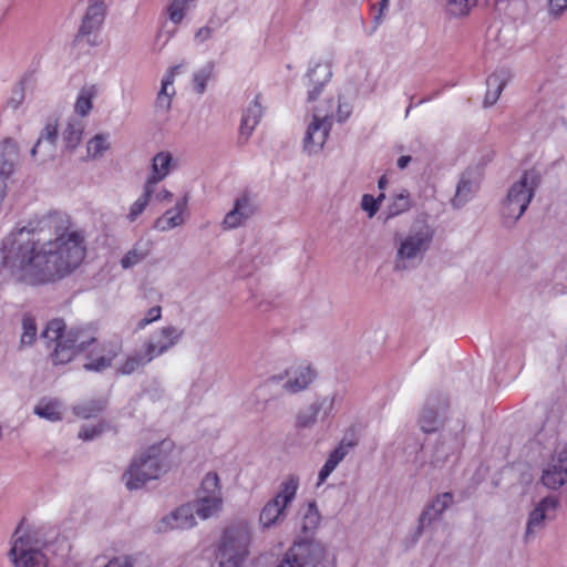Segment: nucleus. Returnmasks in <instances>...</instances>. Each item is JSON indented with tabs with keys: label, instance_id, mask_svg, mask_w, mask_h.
<instances>
[{
	"label": "nucleus",
	"instance_id": "nucleus-1",
	"mask_svg": "<svg viewBox=\"0 0 567 567\" xmlns=\"http://www.w3.org/2000/svg\"><path fill=\"white\" fill-rule=\"evenodd\" d=\"M71 227L70 216L56 210L31 219L3 238L1 266L32 286L63 278L80 266L86 251L83 235Z\"/></svg>",
	"mask_w": 567,
	"mask_h": 567
},
{
	"label": "nucleus",
	"instance_id": "nucleus-2",
	"mask_svg": "<svg viewBox=\"0 0 567 567\" xmlns=\"http://www.w3.org/2000/svg\"><path fill=\"white\" fill-rule=\"evenodd\" d=\"M41 337L50 343H54L51 353L53 364H65L81 352L96 343V338L87 329L71 328L66 330L65 322L62 319H53L48 322Z\"/></svg>",
	"mask_w": 567,
	"mask_h": 567
},
{
	"label": "nucleus",
	"instance_id": "nucleus-3",
	"mask_svg": "<svg viewBox=\"0 0 567 567\" xmlns=\"http://www.w3.org/2000/svg\"><path fill=\"white\" fill-rule=\"evenodd\" d=\"M48 539L42 528L20 522L11 535L8 558L13 567H47Z\"/></svg>",
	"mask_w": 567,
	"mask_h": 567
},
{
	"label": "nucleus",
	"instance_id": "nucleus-4",
	"mask_svg": "<svg viewBox=\"0 0 567 567\" xmlns=\"http://www.w3.org/2000/svg\"><path fill=\"white\" fill-rule=\"evenodd\" d=\"M171 441H162L148 446L135 456L122 476L128 489H138L148 481L157 480L169 467Z\"/></svg>",
	"mask_w": 567,
	"mask_h": 567
},
{
	"label": "nucleus",
	"instance_id": "nucleus-5",
	"mask_svg": "<svg viewBox=\"0 0 567 567\" xmlns=\"http://www.w3.org/2000/svg\"><path fill=\"white\" fill-rule=\"evenodd\" d=\"M434 231L431 226L422 224L413 226L398 241L393 268L396 271L417 267L431 247Z\"/></svg>",
	"mask_w": 567,
	"mask_h": 567
},
{
	"label": "nucleus",
	"instance_id": "nucleus-6",
	"mask_svg": "<svg viewBox=\"0 0 567 567\" xmlns=\"http://www.w3.org/2000/svg\"><path fill=\"white\" fill-rule=\"evenodd\" d=\"M250 533L244 525L227 527L219 539L216 559L219 567H243L249 554Z\"/></svg>",
	"mask_w": 567,
	"mask_h": 567
},
{
	"label": "nucleus",
	"instance_id": "nucleus-7",
	"mask_svg": "<svg viewBox=\"0 0 567 567\" xmlns=\"http://www.w3.org/2000/svg\"><path fill=\"white\" fill-rule=\"evenodd\" d=\"M539 183V174L530 169L525 171L520 178L511 186L502 207V215L506 220L513 224L522 217Z\"/></svg>",
	"mask_w": 567,
	"mask_h": 567
},
{
	"label": "nucleus",
	"instance_id": "nucleus-8",
	"mask_svg": "<svg viewBox=\"0 0 567 567\" xmlns=\"http://www.w3.org/2000/svg\"><path fill=\"white\" fill-rule=\"evenodd\" d=\"M298 487L297 476H289L280 483L279 491L260 511L259 525L262 529L277 526L286 519L287 508L296 498Z\"/></svg>",
	"mask_w": 567,
	"mask_h": 567
},
{
	"label": "nucleus",
	"instance_id": "nucleus-9",
	"mask_svg": "<svg viewBox=\"0 0 567 567\" xmlns=\"http://www.w3.org/2000/svg\"><path fill=\"white\" fill-rule=\"evenodd\" d=\"M334 106L333 99H329L324 105L313 109L312 121L309 123L303 138V150L308 154H316L323 147L332 127Z\"/></svg>",
	"mask_w": 567,
	"mask_h": 567
},
{
	"label": "nucleus",
	"instance_id": "nucleus-10",
	"mask_svg": "<svg viewBox=\"0 0 567 567\" xmlns=\"http://www.w3.org/2000/svg\"><path fill=\"white\" fill-rule=\"evenodd\" d=\"M324 546L313 540L295 542L277 567H318L326 558Z\"/></svg>",
	"mask_w": 567,
	"mask_h": 567
},
{
	"label": "nucleus",
	"instance_id": "nucleus-11",
	"mask_svg": "<svg viewBox=\"0 0 567 567\" xmlns=\"http://www.w3.org/2000/svg\"><path fill=\"white\" fill-rule=\"evenodd\" d=\"M183 333V330L174 326L163 327L147 339L143 349L154 360L173 348L181 340Z\"/></svg>",
	"mask_w": 567,
	"mask_h": 567
},
{
	"label": "nucleus",
	"instance_id": "nucleus-12",
	"mask_svg": "<svg viewBox=\"0 0 567 567\" xmlns=\"http://www.w3.org/2000/svg\"><path fill=\"white\" fill-rule=\"evenodd\" d=\"M449 408V401L445 396H430L419 419L420 427L424 433H433L442 424V416Z\"/></svg>",
	"mask_w": 567,
	"mask_h": 567
},
{
	"label": "nucleus",
	"instance_id": "nucleus-13",
	"mask_svg": "<svg viewBox=\"0 0 567 567\" xmlns=\"http://www.w3.org/2000/svg\"><path fill=\"white\" fill-rule=\"evenodd\" d=\"M256 212L254 197L248 192H244L235 199L234 207L224 217L221 226L226 230L235 229L254 216Z\"/></svg>",
	"mask_w": 567,
	"mask_h": 567
},
{
	"label": "nucleus",
	"instance_id": "nucleus-14",
	"mask_svg": "<svg viewBox=\"0 0 567 567\" xmlns=\"http://www.w3.org/2000/svg\"><path fill=\"white\" fill-rule=\"evenodd\" d=\"M542 483L549 489H558L567 483V447L551 456L543 470Z\"/></svg>",
	"mask_w": 567,
	"mask_h": 567
},
{
	"label": "nucleus",
	"instance_id": "nucleus-15",
	"mask_svg": "<svg viewBox=\"0 0 567 567\" xmlns=\"http://www.w3.org/2000/svg\"><path fill=\"white\" fill-rule=\"evenodd\" d=\"M286 377L288 380L284 383L282 389L287 393L295 394L308 388L315 379V372L310 365H299L298 368L286 371L285 374L272 375L268 379V382L279 383Z\"/></svg>",
	"mask_w": 567,
	"mask_h": 567
},
{
	"label": "nucleus",
	"instance_id": "nucleus-16",
	"mask_svg": "<svg viewBox=\"0 0 567 567\" xmlns=\"http://www.w3.org/2000/svg\"><path fill=\"white\" fill-rule=\"evenodd\" d=\"M454 503V495L451 492L437 494L421 512L419 517L417 534L437 520L441 515Z\"/></svg>",
	"mask_w": 567,
	"mask_h": 567
},
{
	"label": "nucleus",
	"instance_id": "nucleus-17",
	"mask_svg": "<svg viewBox=\"0 0 567 567\" xmlns=\"http://www.w3.org/2000/svg\"><path fill=\"white\" fill-rule=\"evenodd\" d=\"M481 183V173L476 167H468L461 176L456 187V194L452 199L454 207H461L467 203L477 192Z\"/></svg>",
	"mask_w": 567,
	"mask_h": 567
},
{
	"label": "nucleus",
	"instance_id": "nucleus-18",
	"mask_svg": "<svg viewBox=\"0 0 567 567\" xmlns=\"http://www.w3.org/2000/svg\"><path fill=\"white\" fill-rule=\"evenodd\" d=\"M332 76L331 66L328 63H316L307 73L308 90L307 102L311 103L320 95L324 85Z\"/></svg>",
	"mask_w": 567,
	"mask_h": 567
},
{
	"label": "nucleus",
	"instance_id": "nucleus-19",
	"mask_svg": "<svg viewBox=\"0 0 567 567\" xmlns=\"http://www.w3.org/2000/svg\"><path fill=\"white\" fill-rule=\"evenodd\" d=\"M58 138V127L55 124L49 123L43 128L35 145L31 150V155L34 157L41 154V161L45 162L53 158L55 152V142Z\"/></svg>",
	"mask_w": 567,
	"mask_h": 567
},
{
	"label": "nucleus",
	"instance_id": "nucleus-20",
	"mask_svg": "<svg viewBox=\"0 0 567 567\" xmlns=\"http://www.w3.org/2000/svg\"><path fill=\"white\" fill-rule=\"evenodd\" d=\"M262 115L261 104L259 102V96H256L255 100L249 104V106L245 110L240 127H239V137L238 141L240 144L247 143L252 131L259 123V120Z\"/></svg>",
	"mask_w": 567,
	"mask_h": 567
},
{
	"label": "nucleus",
	"instance_id": "nucleus-21",
	"mask_svg": "<svg viewBox=\"0 0 567 567\" xmlns=\"http://www.w3.org/2000/svg\"><path fill=\"white\" fill-rule=\"evenodd\" d=\"M105 7L102 1L92 2L85 12L79 33L87 35L96 31L104 21Z\"/></svg>",
	"mask_w": 567,
	"mask_h": 567
},
{
	"label": "nucleus",
	"instance_id": "nucleus-22",
	"mask_svg": "<svg viewBox=\"0 0 567 567\" xmlns=\"http://www.w3.org/2000/svg\"><path fill=\"white\" fill-rule=\"evenodd\" d=\"M173 157L168 152H159L157 153L153 159L151 165V174L147 177L145 184L152 188L161 181H163L168 174L172 164Z\"/></svg>",
	"mask_w": 567,
	"mask_h": 567
},
{
	"label": "nucleus",
	"instance_id": "nucleus-23",
	"mask_svg": "<svg viewBox=\"0 0 567 567\" xmlns=\"http://www.w3.org/2000/svg\"><path fill=\"white\" fill-rule=\"evenodd\" d=\"M558 505V499L555 496H547L543 498L529 514L526 527V537L540 528L546 518V512L555 509Z\"/></svg>",
	"mask_w": 567,
	"mask_h": 567
},
{
	"label": "nucleus",
	"instance_id": "nucleus-24",
	"mask_svg": "<svg viewBox=\"0 0 567 567\" xmlns=\"http://www.w3.org/2000/svg\"><path fill=\"white\" fill-rule=\"evenodd\" d=\"M194 508L189 505L178 507L171 515L163 518L162 524L169 529H187L196 524Z\"/></svg>",
	"mask_w": 567,
	"mask_h": 567
},
{
	"label": "nucleus",
	"instance_id": "nucleus-25",
	"mask_svg": "<svg viewBox=\"0 0 567 567\" xmlns=\"http://www.w3.org/2000/svg\"><path fill=\"white\" fill-rule=\"evenodd\" d=\"M188 197L185 195L178 199L175 207L166 210L162 217L156 220V227L166 231L173 229L184 223L183 213L186 209Z\"/></svg>",
	"mask_w": 567,
	"mask_h": 567
},
{
	"label": "nucleus",
	"instance_id": "nucleus-26",
	"mask_svg": "<svg viewBox=\"0 0 567 567\" xmlns=\"http://www.w3.org/2000/svg\"><path fill=\"white\" fill-rule=\"evenodd\" d=\"M181 65H175L169 69L167 74L162 80V87L157 94L155 107L158 112L167 113L172 106V97L175 94V90L168 91V87L173 85L175 74L178 73Z\"/></svg>",
	"mask_w": 567,
	"mask_h": 567
},
{
	"label": "nucleus",
	"instance_id": "nucleus-27",
	"mask_svg": "<svg viewBox=\"0 0 567 567\" xmlns=\"http://www.w3.org/2000/svg\"><path fill=\"white\" fill-rule=\"evenodd\" d=\"M353 443L344 444L342 441L328 456L324 465L321 467L318 475V484H322L329 477V475L336 470L340 462L349 453V447H352Z\"/></svg>",
	"mask_w": 567,
	"mask_h": 567
},
{
	"label": "nucleus",
	"instance_id": "nucleus-28",
	"mask_svg": "<svg viewBox=\"0 0 567 567\" xmlns=\"http://www.w3.org/2000/svg\"><path fill=\"white\" fill-rule=\"evenodd\" d=\"M223 507V496H197L195 513L202 519L217 515Z\"/></svg>",
	"mask_w": 567,
	"mask_h": 567
},
{
	"label": "nucleus",
	"instance_id": "nucleus-29",
	"mask_svg": "<svg viewBox=\"0 0 567 567\" xmlns=\"http://www.w3.org/2000/svg\"><path fill=\"white\" fill-rule=\"evenodd\" d=\"M97 354L95 348L86 354L87 362L83 364L86 371L101 372L112 365L113 360L117 357L116 351H109L106 354Z\"/></svg>",
	"mask_w": 567,
	"mask_h": 567
},
{
	"label": "nucleus",
	"instance_id": "nucleus-30",
	"mask_svg": "<svg viewBox=\"0 0 567 567\" xmlns=\"http://www.w3.org/2000/svg\"><path fill=\"white\" fill-rule=\"evenodd\" d=\"M153 361L144 350L143 352H134L126 357L124 362L117 367L116 372L123 375H130L144 368Z\"/></svg>",
	"mask_w": 567,
	"mask_h": 567
},
{
	"label": "nucleus",
	"instance_id": "nucleus-31",
	"mask_svg": "<svg viewBox=\"0 0 567 567\" xmlns=\"http://www.w3.org/2000/svg\"><path fill=\"white\" fill-rule=\"evenodd\" d=\"M326 402V399L323 401H316L311 403L306 409L299 411L296 417V427L298 429H309L312 427L316 422L319 412L321 411L323 403Z\"/></svg>",
	"mask_w": 567,
	"mask_h": 567
},
{
	"label": "nucleus",
	"instance_id": "nucleus-32",
	"mask_svg": "<svg viewBox=\"0 0 567 567\" xmlns=\"http://www.w3.org/2000/svg\"><path fill=\"white\" fill-rule=\"evenodd\" d=\"M106 406V400L92 399L73 406V413L81 419H90L96 416Z\"/></svg>",
	"mask_w": 567,
	"mask_h": 567
},
{
	"label": "nucleus",
	"instance_id": "nucleus-33",
	"mask_svg": "<svg viewBox=\"0 0 567 567\" xmlns=\"http://www.w3.org/2000/svg\"><path fill=\"white\" fill-rule=\"evenodd\" d=\"M96 94L97 89L95 85L82 87L74 105L75 113L86 116L93 107L92 100Z\"/></svg>",
	"mask_w": 567,
	"mask_h": 567
},
{
	"label": "nucleus",
	"instance_id": "nucleus-34",
	"mask_svg": "<svg viewBox=\"0 0 567 567\" xmlns=\"http://www.w3.org/2000/svg\"><path fill=\"white\" fill-rule=\"evenodd\" d=\"M197 496H221V485L217 473H207L200 484Z\"/></svg>",
	"mask_w": 567,
	"mask_h": 567
},
{
	"label": "nucleus",
	"instance_id": "nucleus-35",
	"mask_svg": "<svg viewBox=\"0 0 567 567\" xmlns=\"http://www.w3.org/2000/svg\"><path fill=\"white\" fill-rule=\"evenodd\" d=\"M509 79L511 72L506 69H499L487 78V90L489 92H495V94L499 97Z\"/></svg>",
	"mask_w": 567,
	"mask_h": 567
},
{
	"label": "nucleus",
	"instance_id": "nucleus-36",
	"mask_svg": "<svg viewBox=\"0 0 567 567\" xmlns=\"http://www.w3.org/2000/svg\"><path fill=\"white\" fill-rule=\"evenodd\" d=\"M411 208L410 194L403 190L393 196L392 202L388 206V218L398 216Z\"/></svg>",
	"mask_w": 567,
	"mask_h": 567
},
{
	"label": "nucleus",
	"instance_id": "nucleus-37",
	"mask_svg": "<svg viewBox=\"0 0 567 567\" xmlns=\"http://www.w3.org/2000/svg\"><path fill=\"white\" fill-rule=\"evenodd\" d=\"M153 193L154 188L144 184L142 195L131 206L130 213L127 215L130 221L136 220V218L144 212Z\"/></svg>",
	"mask_w": 567,
	"mask_h": 567
},
{
	"label": "nucleus",
	"instance_id": "nucleus-38",
	"mask_svg": "<svg viewBox=\"0 0 567 567\" xmlns=\"http://www.w3.org/2000/svg\"><path fill=\"white\" fill-rule=\"evenodd\" d=\"M83 125L80 122H71L63 132V141L68 148H75L82 138Z\"/></svg>",
	"mask_w": 567,
	"mask_h": 567
},
{
	"label": "nucleus",
	"instance_id": "nucleus-39",
	"mask_svg": "<svg viewBox=\"0 0 567 567\" xmlns=\"http://www.w3.org/2000/svg\"><path fill=\"white\" fill-rule=\"evenodd\" d=\"M34 413L40 417L47 419L51 422L60 421L62 419L61 406L55 401L37 405L34 408Z\"/></svg>",
	"mask_w": 567,
	"mask_h": 567
},
{
	"label": "nucleus",
	"instance_id": "nucleus-40",
	"mask_svg": "<svg viewBox=\"0 0 567 567\" xmlns=\"http://www.w3.org/2000/svg\"><path fill=\"white\" fill-rule=\"evenodd\" d=\"M215 65L213 62H208L199 71L194 74L195 91L198 94H203L206 90V83L214 78Z\"/></svg>",
	"mask_w": 567,
	"mask_h": 567
},
{
	"label": "nucleus",
	"instance_id": "nucleus-41",
	"mask_svg": "<svg viewBox=\"0 0 567 567\" xmlns=\"http://www.w3.org/2000/svg\"><path fill=\"white\" fill-rule=\"evenodd\" d=\"M110 148V143L103 134H96L87 142L89 157L96 158L103 155Z\"/></svg>",
	"mask_w": 567,
	"mask_h": 567
},
{
	"label": "nucleus",
	"instance_id": "nucleus-42",
	"mask_svg": "<svg viewBox=\"0 0 567 567\" xmlns=\"http://www.w3.org/2000/svg\"><path fill=\"white\" fill-rule=\"evenodd\" d=\"M148 255L147 249H142L137 243L127 254L121 259V266L128 269L146 258Z\"/></svg>",
	"mask_w": 567,
	"mask_h": 567
},
{
	"label": "nucleus",
	"instance_id": "nucleus-43",
	"mask_svg": "<svg viewBox=\"0 0 567 567\" xmlns=\"http://www.w3.org/2000/svg\"><path fill=\"white\" fill-rule=\"evenodd\" d=\"M320 523V514L315 503H310L303 514L301 528L305 533L312 532Z\"/></svg>",
	"mask_w": 567,
	"mask_h": 567
},
{
	"label": "nucleus",
	"instance_id": "nucleus-44",
	"mask_svg": "<svg viewBox=\"0 0 567 567\" xmlns=\"http://www.w3.org/2000/svg\"><path fill=\"white\" fill-rule=\"evenodd\" d=\"M477 0H445L446 10L454 17L465 16L476 6Z\"/></svg>",
	"mask_w": 567,
	"mask_h": 567
},
{
	"label": "nucleus",
	"instance_id": "nucleus-45",
	"mask_svg": "<svg viewBox=\"0 0 567 567\" xmlns=\"http://www.w3.org/2000/svg\"><path fill=\"white\" fill-rule=\"evenodd\" d=\"M23 332L21 334L20 342L22 346H31L37 339V324L35 320L25 316L22 320Z\"/></svg>",
	"mask_w": 567,
	"mask_h": 567
},
{
	"label": "nucleus",
	"instance_id": "nucleus-46",
	"mask_svg": "<svg viewBox=\"0 0 567 567\" xmlns=\"http://www.w3.org/2000/svg\"><path fill=\"white\" fill-rule=\"evenodd\" d=\"M193 1L194 0H173L167 9L169 20L174 23H179L183 20L189 3Z\"/></svg>",
	"mask_w": 567,
	"mask_h": 567
},
{
	"label": "nucleus",
	"instance_id": "nucleus-47",
	"mask_svg": "<svg viewBox=\"0 0 567 567\" xmlns=\"http://www.w3.org/2000/svg\"><path fill=\"white\" fill-rule=\"evenodd\" d=\"M385 198L384 194H380L378 198H374L372 195L365 194L361 199V208L368 213L369 217H373L379 208L380 203Z\"/></svg>",
	"mask_w": 567,
	"mask_h": 567
},
{
	"label": "nucleus",
	"instance_id": "nucleus-48",
	"mask_svg": "<svg viewBox=\"0 0 567 567\" xmlns=\"http://www.w3.org/2000/svg\"><path fill=\"white\" fill-rule=\"evenodd\" d=\"M1 158L18 161L19 147L16 141L12 138H6L0 146Z\"/></svg>",
	"mask_w": 567,
	"mask_h": 567
},
{
	"label": "nucleus",
	"instance_id": "nucleus-49",
	"mask_svg": "<svg viewBox=\"0 0 567 567\" xmlns=\"http://www.w3.org/2000/svg\"><path fill=\"white\" fill-rule=\"evenodd\" d=\"M107 427L105 422H100L93 426H83L79 432V437L84 441H90L97 437L101 433L105 431Z\"/></svg>",
	"mask_w": 567,
	"mask_h": 567
},
{
	"label": "nucleus",
	"instance_id": "nucleus-50",
	"mask_svg": "<svg viewBox=\"0 0 567 567\" xmlns=\"http://www.w3.org/2000/svg\"><path fill=\"white\" fill-rule=\"evenodd\" d=\"M220 25L219 22H215L213 19L208 21V24L200 28L196 34L195 40L198 42H205L212 38L214 31Z\"/></svg>",
	"mask_w": 567,
	"mask_h": 567
},
{
	"label": "nucleus",
	"instance_id": "nucleus-51",
	"mask_svg": "<svg viewBox=\"0 0 567 567\" xmlns=\"http://www.w3.org/2000/svg\"><path fill=\"white\" fill-rule=\"evenodd\" d=\"M104 567H136V559L130 555L111 558Z\"/></svg>",
	"mask_w": 567,
	"mask_h": 567
},
{
	"label": "nucleus",
	"instance_id": "nucleus-52",
	"mask_svg": "<svg viewBox=\"0 0 567 567\" xmlns=\"http://www.w3.org/2000/svg\"><path fill=\"white\" fill-rule=\"evenodd\" d=\"M447 460V451L443 445H436L434 453L430 460V465L433 468L442 467Z\"/></svg>",
	"mask_w": 567,
	"mask_h": 567
},
{
	"label": "nucleus",
	"instance_id": "nucleus-53",
	"mask_svg": "<svg viewBox=\"0 0 567 567\" xmlns=\"http://www.w3.org/2000/svg\"><path fill=\"white\" fill-rule=\"evenodd\" d=\"M17 161L1 158L0 164V184H7L8 178L12 175L14 171Z\"/></svg>",
	"mask_w": 567,
	"mask_h": 567
},
{
	"label": "nucleus",
	"instance_id": "nucleus-54",
	"mask_svg": "<svg viewBox=\"0 0 567 567\" xmlns=\"http://www.w3.org/2000/svg\"><path fill=\"white\" fill-rule=\"evenodd\" d=\"M161 315H162V308L159 306H155V307L151 308L147 312V316L137 322L136 330H142L147 324L152 323L153 321L158 320L161 318Z\"/></svg>",
	"mask_w": 567,
	"mask_h": 567
},
{
	"label": "nucleus",
	"instance_id": "nucleus-55",
	"mask_svg": "<svg viewBox=\"0 0 567 567\" xmlns=\"http://www.w3.org/2000/svg\"><path fill=\"white\" fill-rule=\"evenodd\" d=\"M549 11L559 16L567 8V0H548Z\"/></svg>",
	"mask_w": 567,
	"mask_h": 567
},
{
	"label": "nucleus",
	"instance_id": "nucleus-56",
	"mask_svg": "<svg viewBox=\"0 0 567 567\" xmlns=\"http://www.w3.org/2000/svg\"><path fill=\"white\" fill-rule=\"evenodd\" d=\"M155 198L158 202H171L173 194L168 189L163 188L155 195Z\"/></svg>",
	"mask_w": 567,
	"mask_h": 567
},
{
	"label": "nucleus",
	"instance_id": "nucleus-57",
	"mask_svg": "<svg viewBox=\"0 0 567 567\" xmlns=\"http://www.w3.org/2000/svg\"><path fill=\"white\" fill-rule=\"evenodd\" d=\"M498 100V96L495 94V92L486 91L484 104L485 106H492L494 105Z\"/></svg>",
	"mask_w": 567,
	"mask_h": 567
},
{
	"label": "nucleus",
	"instance_id": "nucleus-58",
	"mask_svg": "<svg viewBox=\"0 0 567 567\" xmlns=\"http://www.w3.org/2000/svg\"><path fill=\"white\" fill-rule=\"evenodd\" d=\"M388 6H389V0H381L380 1V12H379L378 16L374 17L377 25L379 24V22L381 20L383 11L388 9Z\"/></svg>",
	"mask_w": 567,
	"mask_h": 567
},
{
	"label": "nucleus",
	"instance_id": "nucleus-59",
	"mask_svg": "<svg viewBox=\"0 0 567 567\" xmlns=\"http://www.w3.org/2000/svg\"><path fill=\"white\" fill-rule=\"evenodd\" d=\"M411 161H412V157L409 155H403V156L399 157V159H398L399 168H401V169L405 168Z\"/></svg>",
	"mask_w": 567,
	"mask_h": 567
},
{
	"label": "nucleus",
	"instance_id": "nucleus-60",
	"mask_svg": "<svg viewBox=\"0 0 567 567\" xmlns=\"http://www.w3.org/2000/svg\"><path fill=\"white\" fill-rule=\"evenodd\" d=\"M388 185V179L385 176H381L379 182H378V186L380 189H384Z\"/></svg>",
	"mask_w": 567,
	"mask_h": 567
},
{
	"label": "nucleus",
	"instance_id": "nucleus-61",
	"mask_svg": "<svg viewBox=\"0 0 567 567\" xmlns=\"http://www.w3.org/2000/svg\"><path fill=\"white\" fill-rule=\"evenodd\" d=\"M338 113H339V121H343L349 115V112H347L344 115H342V110H341V105L340 104H338Z\"/></svg>",
	"mask_w": 567,
	"mask_h": 567
},
{
	"label": "nucleus",
	"instance_id": "nucleus-62",
	"mask_svg": "<svg viewBox=\"0 0 567 567\" xmlns=\"http://www.w3.org/2000/svg\"><path fill=\"white\" fill-rule=\"evenodd\" d=\"M411 109H412V105L410 104L409 107L406 109V116L409 115Z\"/></svg>",
	"mask_w": 567,
	"mask_h": 567
}]
</instances>
